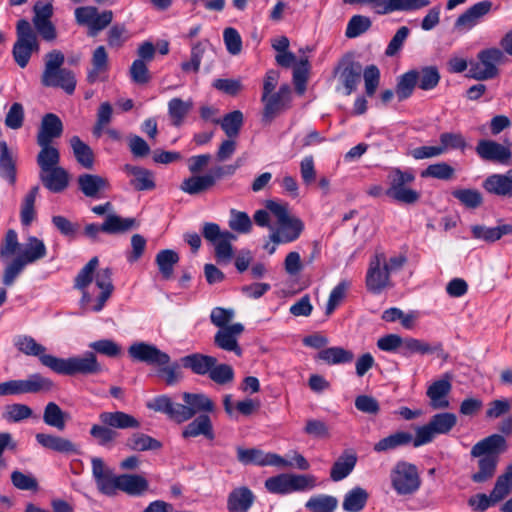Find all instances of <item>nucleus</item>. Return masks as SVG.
Wrapping results in <instances>:
<instances>
[{
	"label": "nucleus",
	"mask_w": 512,
	"mask_h": 512,
	"mask_svg": "<svg viewBox=\"0 0 512 512\" xmlns=\"http://www.w3.org/2000/svg\"><path fill=\"white\" fill-rule=\"evenodd\" d=\"M98 264L97 257L91 258L74 280V288L82 294L79 305L83 313L100 312L114 291L112 270L104 268L95 273Z\"/></svg>",
	"instance_id": "obj_1"
},
{
	"label": "nucleus",
	"mask_w": 512,
	"mask_h": 512,
	"mask_svg": "<svg viewBox=\"0 0 512 512\" xmlns=\"http://www.w3.org/2000/svg\"><path fill=\"white\" fill-rule=\"evenodd\" d=\"M20 247L17 232L9 229L0 244V260L5 264L2 283L5 286L13 285L27 265L35 263L47 255V248L43 240L35 236H29L22 252L11 259Z\"/></svg>",
	"instance_id": "obj_2"
},
{
	"label": "nucleus",
	"mask_w": 512,
	"mask_h": 512,
	"mask_svg": "<svg viewBox=\"0 0 512 512\" xmlns=\"http://www.w3.org/2000/svg\"><path fill=\"white\" fill-rule=\"evenodd\" d=\"M183 404L174 402L167 395H160L147 403V408L163 413L176 423L192 419L196 414L211 413L215 410L214 402L203 393L184 392Z\"/></svg>",
	"instance_id": "obj_3"
},
{
	"label": "nucleus",
	"mask_w": 512,
	"mask_h": 512,
	"mask_svg": "<svg viewBox=\"0 0 512 512\" xmlns=\"http://www.w3.org/2000/svg\"><path fill=\"white\" fill-rule=\"evenodd\" d=\"M99 423L90 428V436L99 446L112 445L119 436L117 430L138 429L140 421L131 414L123 411H103L98 416Z\"/></svg>",
	"instance_id": "obj_4"
},
{
	"label": "nucleus",
	"mask_w": 512,
	"mask_h": 512,
	"mask_svg": "<svg viewBox=\"0 0 512 512\" xmlns=\"http://www.w3.org/2000/svg\"><path fill=\"white\" fill-rule=\"evenodd\" d=\"M65 56L60 50H52L45 56V66L41 76V84L44 87L60 88L68 95H72L76 89L75 73L63 68Z\"/></svg>",
	"instance_id": "obj_5"
},
{
	"label": "nucleus",
	"mask_w": 512,
	"mask_h": 512,
	"mask_svg": "<svg viewBox=\"0 0 512 512\" xmlns=\"http://www.w3.org/2000/svg\"><path fill=\"white\" fill-rule=\"evenodd\" d=\"M265 207L277 218L279 225V229L270 236L274 243H289L299 238L304 230V223L301 219L289 214L287 203L268 200Z\"/></svg>",
	"instance_id": "obj_6"
},
{
	"label": "nucleus",
	"mask_w": 512,
	"mask_h": 512,
	"mask_svg": "<svg viewBox=\"0 0 512 512\" xmlns=\"http://www.w3.org/2000/svg\"><path fill=\"white\" fill-rule=\"evenodd\" d=\"M46 364L49 369L62 375H90L98 374L102 371V366L92 351H87L80 356H73L67 359L56 356L55 358H47Z\"/></svg>",
	"instance_id": "obj_7"
},
{
	"label": "nucleus",
	"mask_w": 512,
	"mask_h": 512,
	"mask_svg": "<svg viewBox=\"0 0 512 512\" xmlns=\"http://www.w3.org/2000/svg\"><path fill=\"white\" fill-rule=\"evenodd\" d=\"M39 51L40 43L36 31L28 20H19L16 24V41L12 49L14 61L19 67L25 68L32 54Z\"/></svg>",
	"instance_id": "obj_8"
},
{
	"label": "nucleus",
	"mask_w": 512,
	"mask_h": 512,
	"mask_svg": "<svg viewBox=\"0 0 512 512\" xmlns=\"http://www.w3.org/2000/svg\"><path fill=\"white\" fill-rule=\"evenodd\" d=\"M264 485L270 493L285 495L312 490L316 486V477L310 474L282 473L269 477Z\"/></svg>",
	"instance_id": "obj_9"
},
{
	"label": "nucleus",
	"mask_w": 512,
	"mask_h": 512,
	"mask_svg": "<svg viewBox=\"0 0 512 512\" xmlns=\"http://www.w3.org/2000/svg\"><path fill=\"white\" fill-rule=\"evenodd\" d=\"M388 180L389 188L386 195L390 198L404 204H414L419 200L420 193L407 186L415 180V175L411 171L394 168L389 173Z\"/></svg>",
	"instance_id": "obj_10"
},
{
	"label": "nucleus",
	"mask_w": 512,
	"mask_h": 512,
	"mask_svg": "<svg viewBox=\"0 0 512 512\" xmlns=\"http://www.w3.org/2000/svg\"><path fill=\"white\" fill-rule=\"evenodd\" d=\"M202 235L214 246L217 261L229 263L234 254L231 243L236 240V236L227 230H221L220 226L213 222L203 224Z\"/></svg>",
	"instance_id": "obj_11"
},
{
	"label": "nucleus",
	"mask_w": 512,
	"mask_h": 512,
	"mask_svg": "<svg viewBox=\"0 0 512 512\" xmlns=\"http://www.w3.org/2000/svg\"><path fill=\"white\" fill-rule=\"evenodd\" d=\"M456 424L457 417L453 413L443 412L433 415L426 425L416 429L414 447L432 442L436 435L448 434Z\"/></svg>",
	"instance_id": "obj_12"
},
{
	"label": "nucleus",
	"mask_w": 512,
	"mask_h": 512,
	"mask_svg": "<svg viewBox=\"0 0 512 512\" xmlns=\"http://www.w3.org/2000/svg\"><path fill=\"white\" fill-rule=\"evenodd\" d=\"M390 480L398 495H411L420 488L421 480L417 467L405 461H399L392 468Z\"/></svg>",
	"instance_id": "obj_13"
},
{
	"label": "nucleus",
	"mask_w": 512,
	"mask_h": 512,
	"mask_svg": "<svg viewBox=\"0 0 512 512\" xmlns=\"http://www.w3.org/2000/svg\"><path fill=\"white\" fill-rule=\"evenodd\" d=\"M478 62L471 64L470 75L476 80H488L498 75L497 65L504 59L500 48L492 47L481 50L477 55Z\"/></svg>",
	"instance_id": "obj_14"
},
{
	"label": "nucleus",
	"mask_w": 512,
	"mask_h": 512,
	"mask_svg": "<svg viewBox=\"0 0 512 512\" xmlns=\"http://www.w3.org/2000/svg\"><path fill=\"white\" fill-rule=\"evenodd\" d=\"M76 23L88 28L89 36H96L104 30L113 20V12L105 10L101 13L94 6L78 7L74 11Z\"/></svg>",
	"instance_id": "obj_15"
},
{
	"label": "nucleus",
	"mask_w": 512,
	"mask_h": 512,
	"mask_svg": "<svg viewBox=\"0 0 512 512\" xmlns=\"http://www.w3.org/2000/svg\"><path fill=\"white\" fill-rule=\"evenodd\" d=\"M385 262V253L376 251L370 259L366 274V287L373 294H380L384 289L391 287L390 273L383 263Z\"/></svg>",
	"instance_id": "obj_16"
},
{
	"label": "nucleus",
	"mask_w": 512,
	"mask_h": 512,
	"mask_svg": "<svg viewBox=\"0 0 512 512\" xmlns=\"http://www.w3.org/2000/svg\"><path fill=\"white\" fill-rule=\"evenodd\" d=\"M291 89L288 84L280 86L277 92L262 95L261 101L264 105L262 113V121L271 123L272 120L282 111L289 107Z\"/></svg>",
	"instance_id": "obj_17"
},
{
	"label": "nucleus",
	"mask_w": 512,
	"mask_h": 512,
	"mask_svg": "<svg viewBox=\"0 0 512 512\" xmlns=\"http://www.w3.org/2000/svg\"><path fill=\"white\" fill-rule=\"evenodd\" d=\"M129 356L136 361L148 365L165 366L170 362V356L155 345L146 342H135L128 348Z\"/></svg>",
	"instance_id": "obj_18"
},
{
	"label": "nucleus",
	"mask_w": 512,
	"mask_h": 512,
	"mask_svg": "<svg viewBox=\"0 0 512 512\" xmlns=\"http://www.w3.org/2000/svg\"><path fill=\"white\" fill-rule=\"evenodd\" d=\"M508 450V443L505 437L501 434H491L471 448L470 455L472 457H495L499 461L500 455Z\"/></svg>",
	"instance_id": "obj_19"
},
{
	"label": "nucleus",
	"mask_w": 512,
	"mask_h": 512,
	"mask_svg": "<svg viewBox=\"0 0 512 512\" xmlns=\"http://www.w3.org/2000/svg\"><path fill=\"white\" fill-rule=\"evenodd\" d=\"M242 323H232L229 327L218 329L214 335V344L221 350L233 352L241 356L243 351L239 345V338L244 332Z\"/></svg>",
	"instance_id": "obj_20"
},
{
	"label": "nucleus",
	"mask_w": 512,
	"mask_h": 512,
	"mask_svg": "<svg viewBox=\"0 0 512 512\" xmlns=\"http://www.w3.org/2000/svg\"><path fill=\"white\" fill-rule=\"evenodd\" d=\"M492 9V2L489 0L480 1L469 7L464 13L458 16L454 23V29L459 32L470 31L486 16Z\"/></svg>",
	"instance_id": "obj_21"
},
{
	"label": "nucleus",
	"mask_w": 512,
	"mask_h": 512,
	"mask_svg": "<svg viewBox=\"0 0 512 512\" xmlns=\"http://www.w3.org/2000/svg\"><path fill=\"white\" fill-rule=\"evenodd\" d=\"M476 153L485 161L509 164L512 158L511 150L493 140H480L476 146Z\"/></svg>",
	"instance_id": "obj_22"
},
{
	"label": "nucleus",
	"mask_w": 512,
	"mask_h": 512,
	"mask_svg": "<svg viewBox=\"0 0 512 512\" xmlns=\"http://www.w3.org/2000/svg\"><path fill=\"white\" fill-rule=\"evenodd\" d=\"M77 184L86 197L93 199H100L102 193L110 189L109 180L97 174H82L78 177Z\"/></svg>",
	"instance_id": "obj_23"
},
{
	"label": "nucleus",
	"mask_w": 512,
	"mask_h": 512,
	"mask_svg": "<svg viewBox=\"0 0 512 512\" xmlns=\"http://www.w3.org/2000/svg\"><path fill=\"white\" fill-rule=\"evenodd\" d=\"M451 377L448 374L435 382H433L427 389V396L430 399V405L433 409H445L449 407L447 395L450 393Z\"/></svg>",
	"instance_id": "obj_24"
},
{
	"label": "nucleus",
	"mask_w": 512,
	"mask_h": 512,
	"mask_svg": "<svg viewBox=\"0 0 512 512\" xmlns=\"http://www.w3.org/2000/svg\"><path fill=\"white\" fill-rule=\"evenodd\" d=\"M35 438L43 448L62 454H79L78 446L67 438L48 433H37Z\"/></svg>",
	"instance_id": "obj_25"
},
{
	"label": "nucleus",
	"mask_w": 512,
	"mask_h": 512,
	"mask_svg": "<svg viewBox=\"0 0 512 512\" xmlns=\"http://www.w3.org/2000/svg\"><path fill=\"white\" fill-rule=\"evenodd\" d=\"M123 171L132 177L130 185L137 191L152 190L156 186L153 172L144 167L126 164Z\"/></svg>",
	"instance_id": "obj_26"
},
{
	"label": "nucleus",
	"mask_w": 512,
	"mask_h": 512,
	"mask_svg": "<svg viewBox=\"0 0 512 512\" xmlns=\"http://www.w3.org/2000/svg\"><path fill=\"white\" fill-rule=\"evenodd\" d=\"M483 188L490 194L500 197L512 196V169L505 174H492L483 182Z\"/></svg>",
	"instance_id": "obj_27"
},
{
	"label": "nucleus",
	"mask_w": 512,
	"mask_h": 512,
	"mask_svg": "<svg viewBox=\"0 0 512 512\" xmlns=\"http://www.w3.org/2000/svg\"><path fill=\"white\" fill-rule=\"evenodd\" d=\"M39 179L49 191L59 193L64 191L69 184V174L61 166L48 169V171H39Z\"/></svg>",
	"instance_id": "obj_28"
},
{
	"label": "nucleus",
	"mask_w": 512,
	"mask_h": 512,
	"mask_svg": "<svg viewBox=\"0 0 512 512\" xmlns=\"http://www.w3.org/2000/svg\"><path fill=\"white\" fill-rule=\"evenodd\" d=\"M336 73H339V81L343 85L344 94L350 95L357 88L362 67L357 62H344L337 68Z\"/></svg>",
	"instance_id": "obj_29"
},
{
	"label": "nucleus",
	"mask_w": 512,
	"mask_h": 512,
	"mask_svg": "<svg viewBox=\"0 0 512 512\" xmlns=\"http://www.w3.org/2000/svg\"><path fill=\"white\" fill-rule=\"evenodd\" d=\"M63 124L61 119L53 113L44 115L37 135L38 144H51L52 140L61 136Z\"/></svg>",
	"instance_id": "obj_30"
},
{
	"label": "nucleus",
	"mask_w": 512,
	"mask_h": 512,
	"mask_svg": "<svg viewBox=\"0 0 512 512\" xmlns=\"http://www.w3.org/2000/svg\"><path fill=\"white\" fill-rule=\"evenodd\" d=\"M14 345L23 354L38 357L41 364L45 367H47V358H55L53 355L46 354V348L28 335L16 336L14 338Z\"/></svg>",
	"instance_id": "obj_31"
},
{
	"label": "nucleus",
	"mask_w": 512,
	"mask_h": 512,
	"mask_svg": "<svg viewBox=\"0 0 512 512\" xmlns=\"http://www.w3.org/2000/svg\"><path fill=\"white\" fill-rule=\"evenodd\" d=\"M255 500L253 492L245 486L233 489L227 498L229 512H248Z\"/></svg>",
	"instance_id": "obj_32"
},
{
	"label": "nucleus",
	"mask_w": 512,
	"mask_h": 512,
	"mask_svg": "<svg viewBox=\"0 0 512 512\" xmlns=\"http://www.w3.org/2000/svg\"><path fill=\"white\" fill-rule=\"evenodd\" d=\"M200 435L209 440H213L215 437L212 421L207 414L197 416L182 431L183 438L198 437Z\"/></svg>",
	"instance_id": "obj_33"
},
{
	"label": "nucleus",
	"mask_w": 512,
	"mask_h": 512,
	"mask_svg": "<svg viewBox=\"0 0 512 512\" xmlns=\"http://www.w3.org/2000/svg\"><path fill=\"white\" fill-rule=\"evenodd\" d=\"M357 463V455L352 450L344 451L334 462L330 477L333 481L338 482L346 478L355 468Z\"/></svg>",
	"instance_id": "obj_34"
},
{
	"label": "nucleus",
	"mask_w": 512,
	"mask_h": 512,
	"mask_svg": "<svg viewBox=\"0 0 512 512\" xmlns=\"http://www.w3.org/2000/svg\"><path fill=\"white\" fill-rule=\"evenodd\" d=\"M183 367L190 369L197 375L209 374L211 368L217 364V359L200 353L184 356L181 359Z\"/></svg>",
	"instance_id": "obj_35"
},
{
	"label": "nucleus",
	"mask_w": 512,
	"mask_h": 512,
	"mask_svg": "<svg viewBox=\"0 0 512 512\" xmlns=\"http://www.w3.org/2000/svg\"><path fill=\"white\" fill-rule=\"evenodd\" d=\"M214 185L215 176L211 174L193 175L183 180L180 189L189 195H196L210 189Z\"/></svg>",
	"instance_id": "obj_36"
},
{
	"label": "nucleus",
	"mask_w": 512,
	"mask_h": 512,
	"mask_svg": "<svg viewBox=\"0 0 512 512\" xmlns=\"http://www.w3.org/2000/svg\"><path fill=\"white\" fill-rule=\"evenodd\" d=\"M92 68L88 71L87 81L95 83L101 74L106 73L109 68L108 54L104 46H98L92 54Z\"/></svg>",
	"instance_id": "obj_37"
},
{
	"label": "nucleus",
	"mask_w": 512,
	"mask_h": 512,
	"mask_svg": "<svg viewBox=\"0 0 512 512\" xmlns=\"http://www.w3.org/2000/svg\"><path fill=\"white\" fill-rule=\"evenodd\" d=\"M472 236L475 239L483 240L486 242H495L503 235L510 234L512 232V226L503 224L497 227H487L484 225H473L471 227Z\"/></svg>",
	"instance_id": "obj_38"
},
{
	"label": "nucleus",
	"mask_w": 512,
	"mask_h": 512,
	"mask_svg": "<svg viewBox=\"0 0 512 512\" xmlns=\"http://www.w3.org/2000/svg\"><path fill=\"white\" fill-rule=\"evenodd\" d=\"M118 485V490L133 496L141 495L148 489L147 480L138 474L119 475Z\"/></svg>",
	"instance_id": "obj_39"
},
{
	"label": "nucleus",
	"mask_w": 512,
	"mask_h": 512,
	"mask_svg": "<svg viewBox=\"0 0 512 512\" xmlns=\"http://www.w3.org/2000/svg\"><path fill=\"white\" fill-rule=\"evenodd\" d=\"M369 494L362 487H354L343 498L342 508L346 512H360L366 506Z\"/></svg>",
	"instance_id": "obj_40"
},
{
	"label": "nucleus",
	"mask_w": 512,
	"mask_h": 512,
	"mask_svg": "<svg viewBox=\"0 0 512 512\" xmlns=\"http://www.w3.org/2000/svg\"><path fill=\"white\" fill-rule=\"evenodd\" d=\"M316 358L328 365H337L350 363L354 359V354L343 347L334 346L320 350Z\"/></svg>",
	"instance_id": "obj_41"
},
{
	"label": "nucleus",
	"mask_w": 512,
	"mask_h": 512,
	"mask_svg": "<svg viewBox=\"0 0 512 512\" xmlns=\"http://www.w3.org/2000/svg\"><path fill=\"white\" fill-rule=\"evenodd\" d=\"M414 442L412 434L404 431H399L391 434L374 444V451L381 453L394 450L398 447L408 445Z\"/></svg>",
	"instance_id": "obj_42"
},
{
	"label": "nucleus",
	"mask_w": 512,
	"mask_h": 512,
	"mask_svg": "<svg viewBox=\"0 0 512 512\" xmlns=\"http://www.w3.org/2000/svg\"><path fill=\"white\" fill-rule=\"evenodd\" d=\"M39 186H33L27 194L24 196L21 209H20V220L22 225L28 227L36 218L35 202L39 194Z\"/></svg>",
	"instance_id": "obj_43"
},
{
	"label": "nucleus",
	"mask_w": 512,
	"mask_h": 512,
	"mask_svg": "<svg viewBox=\"0 0 512 512\" xmlns=\"http://www.w3.org/2000/svg\"><path fill=\"white\" fill-rule=\"evenodd\" d=\"M70 146L77 162L86 169H92L94 166V153L92 149L78 136L71 137Z\"/></svg>",
	"instance_id": "obj_44"
},
{
	"label": "nucleus",
	"mask_w": 512,
	"mask_h": 512,
	"mask_svg": "<svg viewBox=\"0 0 512 512\" xmlns=\"http://www.w3.org/2000/svg\"><path fill=\"white\" fill-rule=\"evenodd\" d=\"M0 176L10 184L16 182V165L5 141L0 142Z\"/></svg>",
	"instance_id": "obj_45"
},
{
	"label": "nucleus",
	"mask_w": 512,
	"mask_h": 512,
	"mask_svg": "<svg viewBox=\"0 0 512 512\" xmlns=\"http://www.w3.org/2000/svg\"><path fill=\"white\" fill-rule=\"evenodd\" d=\"M192 108L193 102L191 99L184 101L180 98H172L168 102V114L172 120V124L174 126H180Z\"/></svg>",
	"instance_id": "obj_46"
},
{
	"label": "nucleus",
	"mask_w": 512,
	"mask_h": 512,
	"mask_svg": "<svg viewBox=\"0 0 512 512\" xmlns=\"http://www.w3.org/2000/svg\"><path fill=\"white\" fill-rule=\"evenodd\" d=\"M126 446L132 451L144 452L158 450L162 447V443L147 434L133 433L127 439Z\"/></svg>",
	"instance_id": "obj_47"
},
{
	"label": "nucleus",
	"mask_w": 512,
	"mask_h": 512,
	"mask_svg": "<svg viewBox=\"0 0 512 512\" xmlns=\"http://www.w3.org/2000/svg\"><path fill=\"white\" fill-rule=\"evenodd\" d=\"M478 458V471L471 475V480L475 483H485L494 477L499 461L495 457Z\"/></svg>",
	"instance_id": "obj_48"
},
{
	"label": "nucleus",
	"mask_w": 512,
	"mask_h": 512,
	"mask_svg": "<svg viewBox=\"0 0 512 512\" xmlns=\"http://www.w3.org/2000/svg\"><path fill=\"white\" fill-rule=\"evenodd\" d=\"M41 147L37 155V164L40 171L46 172L48 169L59 166L60 153L59 150L50 144H38Z\"/></svg>",
	"instance_id": "obj_49"
},
{
	"label": "nucleus",
	"mask_w": 512,
	"mask_h": 512,
	"mask_svg": "<svg viewBox=\"0 0 512 512\" xmlns=\"http://www.w3.org/2000/svg\"><path fill=\"white\" fill-rule=\"evenodd\" d=\"M416 69L407 71L397 79L395 94L399 101L408 99L417 85Z\"/></svg>",
	"instance_id": "obj_50"
},
{
	"label": "nucleus",
	"mask_w": 512,
	"mask_h": 512,
	"mask_svg": "<svg viewBox=\"0 0 512 512\" xmlns=\"http://www.w3.org/2000/svg\"><path fill=\"white\" fill-rule=\"evenodd\" d=\"M159 271L164 279H170L173 275L174 265L179 261V255L171 249L161 250L155 258Z\"/></svg>",
	"instance_id": "obj_51"
},
{
	"label": "nucleus",
	"mask_w": 512,
	"mask_h": 512,
	"mask_svg": "<svg viewBox=\"0 0 512 512\" xmlns=\"http://www.w3.org/2000/svg\"><path fill=\"white\" fill-rule=\"evenodd\" d=\"M67 414L62 411L58 404L49 402L43 413V421L46 425L56 428L57 430H64L66 426Z\"/></svg>",
	"instance_id": "obj_52"
},
{
	"label": "nucleus",
	"mask_w": 512,
	"mask_h": 512,
	"mask_svg": "<svg viewBox=\"0 0 512 512\" xmlns=\"http://www.w3.org/2000/svg\"><path fill=\"white\" fill-rule=\"evenodd\" d=\"M243 122V113L239 110H234L224 115L218 124H220L228 138H236L243 126Z\"/></svg>",
	"instance_id": "obj_53"
},
{
	"label": "nucleus",
	"mask_w": 512,
	"mask_h": 512,
	"mask_svg": "<svg viewBox=\"0 0 512 512\" xmlns=\"http://www.w3.org/2000/svg\"><path fill=\"white\" fill-rule=\"evenodd\" d=\"M512 489V464L506 467V470L501 474L491 491V498L493 502H499L504 499Z\"/></svg>",
	"instance_id": "obj_54"
},
{
	"label": "nucleus",
	"mask_w": 512,
	"mask_h": 512,
	"mask_svg": "<svg viewBox=\"0 0 512 512\" xmlns=\"http://www.w3.org/2000/svg\"><path fill=\"white\" fill-rule=\"evenodd\" d=\"M417 85L420 89L429 91L434 89L440 82V73L435 66H425L416 69Z\"/></svg>",
	"instance_id": "obj_55"
},
{
	"label": "nucleus",
	"mask_w": 512,
	"mask_h": 512,
	"mask_svg": "<svg viewBox=\"0 0 512 512\" xmlns=\"http://www.w3.org/2000/svg\"><path fill=\"white\" fill-rule=\"evenodd\" d=\"M135 224L133 218H121L116 214H109L102 224V232L117 234L130 230Z\"/></svg>",
	"instance_id": "obj_56"
},
{
	"label": "nucleus",
	"mask_w": 512,
	"mask_h": 512,
	"mask_svg": "<svg viewBox=\"0 0 512 512\" xmlns=\"http://www.w3.org/2000/svg\"><path fill=\"white\" fill-rule=\"evenodd\" d=\"M337 506V498L325 494L312 496L305 504L310 512H334Z\"/></svg>",
	"instance_id": "obj_57"
},
{
	"label": "nucleus",
	"mask_w": 512,
	"mask_h": 512,
	"mask_svg": "<svg viewBox=\"0 0 512 512\" xmlns=\"http://www.w3.org/2000/svg\"><path fill=\"white\" fill-rule=\"evenodd\" d=\"M237 460L243 465L266 466L268 453L261 449L237 447Z\"/></svg>",
	"instance_id": "obj_58"
},
{
	"label": "nucleus",
	"mask_w": 512,
	"mask_h": 512,
	"mask_svg": "<svg viewBox=\"0 0 512 512\" xmlns=\"http://www.w3.org/2000/svg\"><path fill=\"white\" fill-rule=\"evenodd\" d=\"M452 196L468 209H476L483 203L482 194L471 188L455 189Z\"/></svg>",
	"instance_id": "obj_59"
},
{
	"label": "nucleus",
	"mask_w": 512,
	"mask_h": 512,
	"mask_svg": "<svg viewBox=\"0 0 512 512\" xmlns=\"http://www.w3.org/2000/svg\"><path fill=\"white\" fill-rule=\"evenodd\" d=\"M421 177L449 181L455 177V169L446 162H438L423 170Z\"/></svg>",
	"instance_id": "obj_60"
},
{
	"label": "nucleus",
	"mask_w": 512,
	"mask_h": 512,
	"mask_svg": "<svg viewBox=\"0 0 512 512\" xmlns=\"http://www.w3.org/2000/svg\"><path fill=\"white\" fill-rule=\"evenodd\" d=\"M372 22L369 17L363 15H354L348 21L345 36L347 38H356L370 29Z\"/></svg>",
	"instance_id": "obj_61"
},
{
	"label": "nucleus",
	"mask_w": 512,
	"mask_h": 512,
	"mask_svg": "<svg viewBox=\"0 0 512 512\" xmlns=\"http://www.w3.org/2000/svg\"><path fill=\"white\" fill-rule=\"evenodd\" d=\"M24 393H37L40 391H49L53 387V382L41 376L32 374L27 379L22 380Z\"/></svg>",
	"instance_id": "obj_62"
},
{
	"label": "nucleus",
	"mask_w": 512,
	"mask_h": 512,
	"mask_svg": "<svg viewBox=\"0 0 512 512\" xmlns=\"http://www.w3.org/2000/svg\"><path fill=\"white\" fill-rule=\"evenodd\" d=\"M88 347L95 354H101L107 357H117L121 354V346L111 339H100L89 343Z\"/></svg>",
	"instance_id": "obj_63"
},
{
	"label": "nucleus",
	"mask_w": 512,
	"mask_h": 512,
	"mask_svg": "<svg viewBox=\"0 0 512 512\" xmlns=\"http://www.w3.org/2000/svg\"><path fill=\"white\" fill-rule=\"evenodd\" d=\"M229 227L238 233H248L252 222L247 213L232 209L229 218Z\"/></svg>",
	"instance_id": "obj_64"
}]
</instances>
